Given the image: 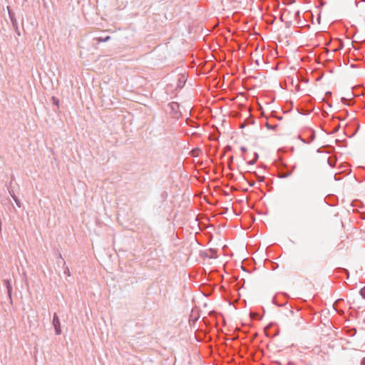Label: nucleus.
I'll return each mask as SVG.
<instances>
[{
    "mask_svg": "<svg viewBox=\"0 0 365 365\" xmlns=\"http://www.w3.org/2000/svg\"><path fill=\"white\" fill-rule=\"evenodd\" d=\"M241 150H242V152H246L247 151V148H245V147H242Z\"/></svg>",
    "mask_w": 365,
    "mask_h": 365,
    "instance_id": "nucleus-4",
    "label": "nucleus"
},
{
    "mask_svg": "<svg viewBox=\"0 0 365 365\" xmlns=\"http://www.w3.org/2000/svg\"><path fill=\"white\" fill-rule=\"evenodd\" d=\"M53 324L55 328L56 334L57 335H60L61 334V324L58 316L54 314L53 319Z\"/></svg>",
    "mask_w": 365,
    "mask_h": 365,
    "instance_id": "nucleus-1",
    "label": "nucleus"
},
{
    "mask_svg": "<svg viewBox=\"0 0 365 365\" xmlns=\"http://www.w3.org/2000/svg\"><path fill=\"white\" fill-rule=\"evenodd\" d=\"M361 365H365V357L362 359Z\"/></svg>",
    "mask_w": 365,
    "mask_h": 365,
    "instance_id": "nucleus-5",
    "label": "nucleus"
},
{
    "mask_svg": "<svg viewBox=\"0 0 365 365\" xmlns=\"http://www.w3.org/2000/svg\"><path fill=\"white\" fill-rule=\"evenodd\" d=\"M360 294L365 299V287L361 289Z\"/></svg>",
    "mask_w": 365,
    "mask_h": 365,
    "instance_id": "nucleus-3",
    "label": "nucleus"
},
{
    "mask_svg": "<svg viewBox=\"0 0 365 365\" xmlns=\"http://www.w3.org/2000/svg\"><path fill=\"white\" fill-rule=\"evenodd\" d=\"M257 158H258V155L257 153H255V158L253 160H252V161H250L249 163L250 165L255 164L256 163Z\"/></svg>",
    "mask_w": 365,
    "mask_h": 365,
    "instance_id": "nucleus-2",
    "label": "nucleus"
}]
</instances>
